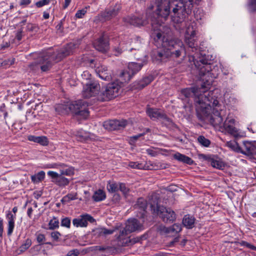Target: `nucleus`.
I'll use <instances>...</instances> for the list:
<instances>
[{
  "label": "nucleus",
  "mask_w": 256,
  "mask_h": 256,
  "mask_svg": "<svg viewBox=\"0 0 256 256\" xmlns=\"http://www.w3.org/2000/svg\"><path fill=\"white\" fill-rule=\"evenodd\" d=\"M143 65L142 63L130 62L128 65L127 70L120 72L119 77L125 80H130L132 76L141 69Z\"/></svg>",
  "instance_id": "13"
},
{
  "label": "nucleus",
  "mask_w": 256,
  "mask_h": 256,
  "mask_svg": "<svg viewBox=\"0 0 256 256\" xmlns=\"http://www.w3.org/2000/svg\"><path fill=\"white\" fill-rule=\"evenodd\" d=\"M50 168L60 169L58 174L62 176H72L74 174V168L63 163L52 164Z\"/></svg>",
  "instance_id": "23"
},
{
  "label": "nucleus",
  "mask_w": 256,
  "mask_h": 256,
  "mask_svg": "<svg viewBox=\"0 0 256 256\" xmlns=\"http://www.w3.org/2000/svg\"><path fill=\"white\" fill-rule=\"evenodd\" d=\"M51 0H41L36 3V6L38 8H41L45 5L48 4Z\"/></svg>",
  "instance_id": "53"
},
{
  "label": "nucleus",
  "mask_w": 256,
  "mask_h": 256,
  "mask_svg": "<svg viewBox=\"0 0 256 256\" xmlns=\"http://www.w3.org/2000/svg\"><path fill=\"white\" fill-rule=\"evenodd\" d=\"M211 166L214 168L222 169L224 167V164L220 160H215L214 157L210 162Z\"/></svg>",
  "instance_id": "40"
},
{
  "label": "nucleus",
  "mask_w": 256,
  "mask_h": 256,
  "mask_svg": "<svg viewBox=\"0 0 256 256\" xmlns=\"http://www.w3.org/2000/svg\"><path fill=\"white\" fill-rule=\"evenodd\" d=\"M31 2L30 0H20V5L22 6H26L29 4Z\"/></svg>",
  "instance_id": "63"
},
{
  "label": "nucleus",
  "mask_w": 256,
  "mask_h": 256,
  "mask_svg": "<svg viewBox=\"0 0 256 256\" xmlns=\"http://www.w3.org/2000/svg\"><path fill=\"white\" fill-rule=\"evenodd\" d=\"M119 184L114 182H110L106 186L108 190L110 192H115L118 190Z\"/></svg>",
  "instance_id": "37"
},
{
  "label": "nucleus",
  "mask_w": 256,
  "mask_h": 256,
  "mask_svg": "<svg viewBox=\"0 0 256 256\" xmlns=\"http://www.w3.org/2000/svg\"><path fill=\"white\" fill-rule=\"evenodd\" d=\"M199 70V74L200 76L210 74V72L212 71V67L210 62L206 60L201 59L200 60V63L198 62L197 64H195Z\"/></svg>",
  "instance_id": "22"
},
{
  "label": "nucleus",
  "mask_w": 256,
  "mask_h": 256,
  "mask_svg": "<svg viewBox=\"0 0 256 256\" xmlns=\"http://www.w3.org/2000/svg\"><path fill=\"white\" fill-rule=\"evenodd\" d=\"M61 226L66 228H70V219L68 217L63 218L61 221Z\"/></svg>",
  "instance_id": "46"
},
{
  "label": "nucleus",
  "mask_w": 256,
  "mask_h": 256,
  "mask_svg": "<svg viewBox=\"0 0 256 256\" xmlns=\"http://www.w3.org/2000/svg\"><path fill=\"white\" fill-rule=\"evenodd\" d=\"M26 27L28 30L30 32H36L38 29L36 25L31 24H28Z\"/></svg>",
  "instance_id": "58"
},
{
  "label": "nucleus",
  "mask_w": 256,
  "mask_h": 256,
  "mask_svg": "<svg viewBox=\"0 0 256 256\" xmlns=\"http://www.w3.org/2000/svg\"><path fill=\"white\" fill-rule=\"evenodd\" d=\"M6 218L8 219V235L10 236L14 227V220L16 219V215H14L10 212H8L6 214Z\"/></svg>",
  "instance_id": "28"
},
{
  "label": "nucleus",
  "mask_w": 256,
  "mask_h": 256,
  "mask_svg": "<svg viewBox=\"0 0 256 256\" xmlns=\"http://www.w3.org/2000/svg\"><path fill=\"white\" fill-rule=\"evenodd\" d=\"M196 24L192 22L186 27L184 34V41L189 47L195 48L196 44Z\"/></svg>",
  "instance_id": "11"
},
{
  "label": "nucleus",
  "mask_w": 256,
  "mask_h": 256,
  "mask_svg": "<svg viewBox=\"0 0 256 256\" xmlns=\"http://www.w3.org/2000/svg\"><path fill=\"white\" fill-rule=\"evenodd\" d=\"M151 21L152 26L151 36L154 40L156 41L162 40H162L164 38H165V39L168 38H166L164 36H162V23L160 24L158 22H156L154 19L151 20Z\"/></svg>",
  "instance_id": "17"
},
{
  "label": "nucleus",
  "mask_w": 256,
  "mask_h": 256,
  "mask_svg": "<svg viewBox=\"0 0 256 256\" xmlns=\"http://www.w3.org/2000/svg\"><path fill=\"white\" fill-rule=\"evenodd\" d=\"M36 240L40 244H42L44 243L46 240V238L44 234H38Z\"/></svg>",
  "instance_id": "56"
},
{
  "label": "nucleus",
  "mask_w": 256,
  "mask_h": 256,
  "mask_svg": "<svg viewBox=\"0 0 256 256\" xmlns=\"http://www.w3.org/2000/svg\"><path fill=\"white\" fill-rule=\"evenodd\" d=\"M32 245V240L30 238H27L20 247V250L22 252H24L28 249Z\"/></svg>",
  "instance_id": "42"
},
{
  "label": "nucleus",
  "mask_w": 256,
  "mask_h": 256,
  "mask_svg": "<svg viewBox=\"0 0 256 256\" xmlns=\"http://www.w3.org/2000/svg\"><path fill=\"white\" fill-rule=\"evenodd\" d=\"M89 138L88 134L86 132H79L76 135V138L78 140L84 142L87 140Z\"/></svg>",
  "instance_id": "44"
},
{
  "label": "nucleus",
  "mask_w": 256,
  "mask_h": 256,
  "mask_svg": "<svg viewBox=\"0 0 256 256\" xmlns=\"http://www.w3.org/2000/svg\"><path fill=\"white\" fill-rule=\"evenodd\" d=\"M124 20L126 22L134 26H143L146 24L144 20L136 16H128Z\"/></svg>",
  "instance_id": "29"
},
{
  "label": "nucleus",
  "mask_w": 256,
  "mask_h": 256,
  "mask_svg": "<svg viewBox=\"0 0 256 256\" xmlns=\"http://www.w3.org/2000/svg\"><path fill=\"white\" fill-rule=\"evenodd\" d=\"M128 124L126 120H109L106 121L103 124L104 128L108 130H114L122 129L126 127Z\"/></svg>",
  "instance_id": "15"
},
{
  "label": "nucleus",
  "mask_w": 256,
  "mask_h": 256,
  "mask_svg": "<svg viewBox=\"0 0 256 256\" xmlns=\"http://www.w3.org/2000/svg\"><path fill=\"white\" fill-rule=\"evenodd\" d=\"M60 234L58 232H54L51 233L52 238L54 240H58Z\"/></svg>",
  "instance_id": "61"
},
{
  "label": "nucleus",
  "mask_w": 256,
  "mask_h": 256,
  "mask_svg": "<svg viewBox=\"0 0 256 256\" xmlns=\"http://www.w3.org/2000/svg\"><path fill=\"white\" fill-rule=\"evenodd\" d=\"M172 4L169 0H158L156 9L151 20L158 23H163L170 14V8Z\"/></svg>",
  "instance_id": "4"
},
{
  "label": "nucleus",
  "mask_w": 256,
  "mask_h": 256,
  "mask_svg": "<svg viewBox=\"0 0 256 256\" xmlns=\"http://www.w3.org/2000/svg\"><path fill=\"white\" fill-rule=\"evenodd\" d=\"M236 120L234 118L228 116L224 123L220 126V130L224 132L228 133L234 136L238 134L237 129L235 127Z\"/></svg>",
  "instance_id": "14"
},
{
  "label": "nucleus",
  "mask_w": 256,
  "mask_h": 256,
  "mask_svg": "<svg viewBox=\"0 0 256 256\" xmlns=\"http://www.w3.org/2000/svg\"><path fill=\"white\" fill-rule=\"evenodd\" d=\"M70 103L68 102L66 104H59L56 105V111L60 114H68L70 112V110H69Z\"/></svg>",
  "instance_id": "30"
},
{
  "label": "nucleus",
  "mask_w": 256,
  "mask_h": 256,
  "mask_svg": "<svg viewBox=\"0 0 256 256\" xmlns=\"http://www.w3.org/2000/svg\"><path fill=\"white\" fill-rule=\"evenodd\" d=\"M94 221V220L92 216L85 214L74 218L72 220V224L76 227H86L88 225V222H93Z\"/></svg>",
  "instance_id": "21"
},
{
  "label": "nucleus",
  "mask_w": 256,
  "mask_h": 256,
  "mask_svg": "<svg viewBox=\"0 0 256 256\" xmlns=\"http://www.w3.org/2000/svg\"><path fill=\"white\" fill-rule=\"evenodd\" d=\"M240 152L246 155L254 154L256 152V147L250 142H244Z\"/></svg>",
  "instance_id": "26"
},
{
  "label": "nucleus",
  "mask_w": 256,
  "mask_h": 256,
  "mask_svg": "<svg viewBox=\"0 0 256 256\" xmlns=\"http://www.w3.org/2000/svg\"><path fill=\"white\" fill-rule=\"evenodd\" d=\"M76 47V44L72 42L69 43L58 52L56 56V60L57 62L60 61L66 56L72 54Z\"/></svg>",
  "instance_id": "19"
},
{
  "label": "nucleus",
  "mask_w": 256,
  "mask_h": 256,
  "mask_svg": "<svg viewBox=\"0 0 256 256\" xmlns=\"http://www.w3.org/2000/svg\"><path fill=\"white\" fill-rule=\"evenodd\" d=\"M212 84L210 81H205L200 86V87H193L182 89L181 92L186 97H194L196 113L200 115V118L208 115V112L210 104L212 102L214 106L218 104L217 100L214 94L216 93L218 90L213 91H208Z\"/></svg>",
  "instance_id": "1"
},
{
  "label": "nucleus",
  "mask_w": 256,
  "mask_h": 256,
  "mask_svg": "<svg viewBox=\"0 0 256 256\" xmlns=\"http://www.w3.org/2000/svg\"><path fill=\"white\" fill-rule=\"evenodd\" d=\"M54 56L51 55L50 52L41 54L37 60L31 64V66L40 68L42 72H46L50 70L53 64L52 60Z\"/></svg>",
  "instance_id": "8"
},
{
  "label": "nucleus",
  "mask_w": 256,
  "mask_h": 256,
  "mask_svg": "<svg viewBox=\"0 0 256 256\" xmlns=\"http://www.w3.org/2000/svg\"><path fill=\"white\" fill-rule=\"evenodd\" d=\"M106 198V192L100 189L96 191L92 196V199L94 201L96 202L102 201L104 200Z\"/></svg>",
  "instance_id": "33"
},
{
  "label": "nucleus",
  "mask_w": 256,
  "mask_h": 256,
  "mask_svg": "<svg viewBox=\"0 0 256 256\" xmlns=\"http://www.w3.org/2000/svg\"><path fill=\"white\" fill-rule=\"evenodd\" d=\"M117 82L118 81H113L106 86L102 87L98 95V100L108 101L117 96L120 88Z\"/></svg>",
  "instance_id": "5"
},
{
  "label": "nucleus",
  "mask_w": 256,
  "mask_h": 256,
  "mask_svg": "<svg viewBox=\"0 0 256 256\" xmlns=\"http://www.w3.org/2000/svg\"><path fill=\"white\" fill-rule=\"evenodd\" d=\"M69 110L73 114L80 119H86L89 116L88 103L82 100L71 102L69 104Z\"/></svg>",
  "instance_id": "6"
},
{
  "label": "nucleus",
  "mask_w": 256,
  "mask_h": 256,
  "mask_svg": "<svg viewBox=\"0 0 256 256\" xmlns=\"http://www.w3.org/2000/svg\"><path fill=\"white\" fill-rule=\"evenodd\" d=\"M248 8L250 10H256V0H251L250 1Z\"/></svg>",
  "instance_id": "55"
},
{
  "label": "nucleus",
  "mask_w": 256,
  "mask_h": 256,
  "mask_svg": "<svg viewBox=\"0 0 256 256\" xmlns=\"http://www.w3.org/2000/svg\"><path fill=\"white\" fill-rule=\"evenodd\" d=\"M158 230L162 234H169V236H173L174 234L181 231L182 226L180 224H174L169 228H166L164 226H160Z\"/></svg>",
  "instance_id": "20"
},
{
  "label": "nucleus",
  "mask_w": 256,
  "mask_h": 256,
  "mask_svg": "<svg viewBox=\"0 0 256 256\" xmlns=\"http://www.w3.org/2000/svg\"><path fill=\"white\" fill-rule=\"evenodd\" d=\"M128 46H125L124 42H121L120 44V47L114 48V55L116 56H118L123 51L128 50Z\"/></svg>",
  "instance_id": "38"
},
{
  "label": "nucleus",
  "mask_w": 256,
  "mask_h": 256,
  "mask_svg": "<svg viewBox=\"0 0 256 256\" xmlns=\"http://www.w3.org/2000/svg\"><path fill=\"white\" fill-rule=\"evenodd\" d=\"M218 104L216 106H214L212 102L208 112V115L204 116L203 118H201L200 115L197 114L198 116L202 120H208L214 126H218L220 128V126L222 125L223 119Z\"/></svg>",
  "instance_id": "7"
},
{
  "label": "nucleus",
  "mask_w": 256,
  "mask_h": 256,
  "mask_svg": "<svg viewBox=\"0 0 256 256\" xmlns=\"http://www.w3.org/2000/svg\"><path fill=\"white\" fill-rule=\"evenodd\" d=\"M194 0H180L173 5L172 12V20L176 23H180L186 17V14L191 12Z\"/></svg>",
  "instance_id": "3"
},
{
  "label": "nucleus",
  "mask_w": 256,
  "mask_h": 256,
  "mask_svg": "<svg viewBox=\"0 0 256 256\" xmlns=\"http://www.w3.org/2000/svg\"><path fill=\"white\" fill-rule=\"evenodd\" d=\"M146 112L152 120H160L164 124L170 125L172 123L171 120L162 110L151 108H147Z\"/></svg>",
  "instance_id": "12"
},
{
  "label": "nucleus",
  "mask_w": 256,
  "mask_h": 256,
  "mask_svg": "<svg viewBox=\"0 0 256 256\" xmlns=\"http://www.w3.org/2000/svg\"><path fill=\"white\" fill-rule=\"evenodd\" d=\"M198 157L200 159H202L203 160L208 161L210 163L213 158V156L210 154H200L198 155Z\"/></svg>",
  "instance_id": "49"
},
{
  "label": "nucleus",
  "mask_w": 256,
  "mask_h": 256,
  "mask_svg": "<svg viewBox=\"0 0 256 256\" xmlns=\"http://www.w3.org/2000/svg\"><path fill=\"white\" fill-rule=\"evenodd\" d=\"M128 166L132 168L140 170H145L147 168V166L146 164L138 162H129Z\"/></svg>",
  "instance_id": "35"
},
{
  "label": "nucleus",
  "mask_w": 256,
  "mask_h": 256,
  "mask_svg": "<svg viewBox=\"0 0 256 256\" xmlns=\"http://www.w3.org/2000/svg\"><path fill=\"white\" fill-rule=\"evenodd\" d=\"M110 248L106 246H96L93 247V250L95 251H100L101 252H105L109 250Z\"/></svg>",
  "instance_id": "45"
},
{
  "label": "nucleus",
  "mask_w": 256,
  "mask_h": 256,
  "mask_svg": "<svg viewBox=\"0 0 256 256\" xmlns=\"http://www.w3.org/2000/svg\"><path fill=\"white\" fill-rule=\"evenodd\" d=\"M45 176V173L44 171H40L37 174L32 176L31 180L34 183L38 182L43 180Z\"/></svg>",
  "instance_id": "34"
},
{
  "label": "nucleus",
  "mask_w": 256,
  "mask_h": 256,
  "mask_svg": "<svg viewBox=\"0 0 256 256\" xmlns=\"http://www.w3.org/2000/svg\"><path fill=\"white\" fill-rule=\"evenodd\" d=\"M226 146L230 148L232 150L236 152H240L241 148L239 146L238 144L235 141H230L226 143Z\"/></svg>",
  "instance_id": "36"
},
{
  "label": "nucleus",
  "mask_w": 256,
  "mask_h": 256,
  "mask_svg": "<svg viewBox=\"0 0 256 256\" xmlns=\"http://www.w3.org/2000/svg\"><path fill=\"white\" fill-rule=\"evenodd\" d=\"M52 182L60 187H64L70 183V180L58 173L54 171H48L47 173Z\"/></svg>",
  "instance_id": "16"
},
{
  "label": "nucleus",
  "mask_w": 256,
  "mask_h": 256,
  "mask_svg": "<svg viewBox=\"0 0 256 256\" xmlns=\"http://www.w3.org/2000/svg\"><path fill=\"white\" fill-rule=\"evenodd\" d=\"M80 254L79 250L77 249L72 250L68 252V256H78Z\"/></svg>",
  "instance_id": "59"
},
{
  "label": "nucleus",
  "mask_w": 256,
  "mask_h": 256,
  "mask_svg": "<svg viewBox=\"0 0 256 256\" xmlns=\"http://www.w3.org/2000/svg\"><path fill=\"white\" fill-rule=\"evenodd\" d=\"M82 76L84 80H90L92 79V75L88 71L84 72Z\"/></svg>",
  "instance_id": "57"
},
{
  "label": "nucleus",
  "mask_w": 256,
  "mask_h": 256,
  "mask_svg": "<svg viewBox=\"0 0 256 256\" xmlns=\"http://www.w3.org/2000/svg\"><path fill=\"white\" fill-rule=\"evenodd\" d=\"M240 244V245L242 246H245L248 248H250V249H251L252 250H256V247L247 242L242 241Z\"/></svg>",
  "instance_id": "50"
},
{
  "label": "nucleus",
  "mask_w": 256,
  "mask_h": 256,
  "mask_svg": "<svg viewBox=\"0 0 256 256\" xmlns=\"http://www.w3.org/2000/svg\"><path fill=\"white\" fill-rule=\"evenodd\" d=\"M195 222V218L194 216L187 214L184 216L182 220V224L184 226L188 228H193Z\"/></svg>",
  "instance_id": "32"
},
{
  "label": "nucleus",
  "mask_w": 256,
  "mask_h": 256,
  "mask_svg": "<svg viewBox=\"0 0 256 256\" xmlns=\"http://www.w3.org/2000/svg\"><path fill=\"white\" fill-rule=\"evenodd\" d=\"M77 198V194L76 193H70L64 196L62 200V202H69L70 200H74Z\"/></svg>",
  "instance_id": "41"
},
{
  "label": "nucleus",
  "mask_w": 256,
  "mask_h": 256,
  "mask_svg": "<svg viewBox=\"0 0 256 256\" xmlns=\"http://www.w3.org/2000/svg\"><path fill=\"white\" fill-rule=\"evenodd\" d=\"M144 133L138 134V135L134 136L130 138V143L131 144H134L140 137L144 136Z\"/></svg>",
  "instance_id": "52"
},
{
  "label": "nucleus",
  "mask_w": 256,
  "mask_h": 256,
  "mask_svg": "<svg viewBox=\"0 0 256 256\" xmlns=\"http://www.w3.org/2000/svg\"><path fill=\"white\" fill-rule=\"evenodd\" d=\"M36 142L42 146H47L48 144V138L44 136H38Z\"/></svg>",
  "instance_id": "47"
},
{
  "label": "nucleus",
  "mask_w": 256,
  "mask_h": 256,
  "mask_svg": "<svg viewBox=\"0 0 256 256\" xmlns=\"http://www.w3.org/2000/svg\"><path fill=\"white\" fill-rule=\"evenodd\" d=\"M86 12V8H83L80 10H78L76 14V17L78 18H82Z\"/></svg>",
  "instance_id": "51"
},
{
  "label": "nucleus",
  "mask_w": 256,
  "mask_h": 256,
  "mask_svg": "<svg viewBox=\"0 0 256 256\" xmlns=\"http://www.w3.org/2000/svg\"><path fill=\"white\" fill-rule=\"evenodd\" d=\"M198 140L200 144L206 147L208 146L210 144V140L202 136H200Z\"/></svg>",
  "instance_id": "43"
},
{
  "label": "nucleus",
  "mask_w": 256,
  "mask_h": 256,
  "mask_svg": "<svg viewBox=\"0 0 256 256\" xmlns=\"http://www.w3.org/2000/svg\"><path fill=\"white\" fill-rule=\"evenodd\" d=\"M100 85L97 81H88L83 86L82 95L84 98H89L96 96L100 94ZM98 99V97H96Z\"/></svg>",
  "instance_id": "10"
},
{
  "label": "nucleus",
  "mask_w": 256,
  "mask_h": 256,
  "mask_svg": "<svg viewBox=\"0 0 256 256\" xmlns=\"http://www.w3.org/2000/svg\"><path fill=\"white\" fill-rule=\"evenodd\" d=\"M142 225L135 218L128 220L125 228L120 232V235H126L136 230H140Z\"/></svg>",
  "instance_id": "18"
},
{
  "label": "nucleus",
  "mask_w": 256,
  "mask_h": 256,
  "mask_svg": "<svg viewBox=\"0 0 256 256\" xmlns=\"http://www.w3.org/2000/svg\"><path fill=\"white\" fill-rule=\"evenodd\" d=\"M144 81H136L135 82L138 83L137 84L138 85V86L136 87L135 89H142L146 86L150 84V82H146L144 84Z\"/></svg>",
  "instance_id": "54"
},
{
  "label": "nucleus",
  "mask_w": 256,
  "mask_h": 256,
  "mask_svg": "<svg viewBox=\"0 0 256 256\" xmlns=\"http://www.w3.org/2000/svg\"><path fill=\"white\" fill-rule=\"evenodd\" d=\"M120 190L124 195L126 194L129 192V188L126 186L123 183L119 184L118 190Z\"/></svg>",
  "instance_id": "48"
},
{
  "label": "nucleus",
  "mask_w": 256,
  "mask_h": 256,
  "mask_svg": "<svg viewBox=\"0 0 256 256\" xmlns=\"http://www.w3.org/2000/svg\"><path fill=\"white\" fill-rule=\"evenodd\" d=\"M152 210L162 220L166 222H172L176 219V214L174 210L170 208L156 204L154 206L151 204Z\"/></svg>",
  "instance_id": "9"
},
{
  "label": "nucleus",
  "mask_w": 256,
  "mask_h": 256,
  "mask_svg": "<svg viewBox=\"0 0 256 256\" xmlns=\"http://www.w3.org/2000/svg\"><path fill=\"white\" fill-rule=\"evenodd\" d=\"M38 136H28V140L30 141L34 142H37Z\"/></svg>",
  "instance_id": "64"
},
{
  "label": "nucleus",
  "mask_w": 256,
  "mask_h": 256,
  "mask_svg": "<svg viewBox=\"0 0 256 256\" xmlns=\"http://www.w3.org/2000/svg\"><path fill=\"white\" fill-rule=\"evenodd\" d=\"M120 7L119 5H116L114 7L106 10L102 14L106 20H110L116 16L118 13Z\"/></svg>",
  "instance_id": "27"
},
{
  "label": "nucleus",
  "mask_w": 256,
  "mask_h": 256,
  "mask_svg": "<svg viewBox=\"0 0 256 256\" xmlns=\"http://www.w3.org/2000/svg\"><path fill=\"white\" fill-rule=\"evenodd\" d=\"M49 229L54 230L59 227V220L58 219L54 216L53 218L48 223Z\"/></svg>",
  "instance_id": "39"
},
{
  "label": "nucleus",
  "mask_w": 256,
  "mask_h": 256,
  "mask_svg": "<svg viewBox=\"0 0 256 256\" xmlns=\"http://www.w3.org/2000/svg\"><path fill=\"white\" fill-rule=\"evenodd\" d=\"M173 158L179 162L184 163L191 164L193 163V160L190 157L179 152H176L173 155Z\"/></svg>",
  "instance_id": "31"
},
{
  "label": "nucleus",
  "mask_w": 256,
  "mask_h": 256,
  "mask_svg": "<svg viewBox=\"0 0 256 256\" xmlns=\"http://www.w3.org/2000/svg\"><path fill=\"white\" fill-rule=\"evenodd\" d=\"M95 48L102 52H107L109 48L108 42L103 36L100 38L94 43Z\"/></svg>",
  "instance_id": "24"
},
{
  "label": "nucleus",
  "mask_w": 256,
  "mask_h": 256,
  "mask_svg": "<svg viewBox=\"0 0 256 256\" xmlns=\"http://www.w3.org/2000/svg\"><path fill=\"white\" fill-rule=\"evenodd\" d=\"M4 231V222L3 219L0 218V237L2 236Z\"/></svg>",
  "instance_id": "62"
},
{
  "label": "nucleus",
  "mask_w": 256,
  "mask_h": 256,
  "mask_svg": "<svg viewBox=\"0 0 256 256\" xmlns=\"http://www.w3.org/2000/svg\"><path fill=\"white\" fill-rule=\"evenodd\" d=\"M162 46L164 49L156 52V60L166 62L170 58H178L186 53L185 47L182 42L178 38H164L162 40Z\"/></svg>",
  "instance_id": "2"
},
{
  "label": "nucleus",
  "mask_w": 256,
  "mask_h": 256,
  "mask_svg": "<svg viewBox=\"0 0 256 256\" xmlns=\"http://www.w3.org/2000/svg\"><path fill=\"white\" fill-rule=\"evenodd\" d=\"M146 152L148 154L152 156H155L157 155V152L155 150L154 148H149L146 149Z\"/></svg>",
  "instance_id": "60"
},
{
  "label": "nucleus",
  "mask_w": 256,
  "mask_h": 256,
  "mask_svg": "<svg viewBox=\"0 0 256 256\" xmlns=\"http://www.w3.org/2000/svg\"><path fill=\"white\" fill-rule=\"evenodd\" d=\"M146 207V200L142 198H138L136 202V204L134 205V208L140 210L139 212L140 215H138V216L141 218H144Z\"/></svg>",
  "instance_id": "25"
}]
</instances>
